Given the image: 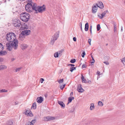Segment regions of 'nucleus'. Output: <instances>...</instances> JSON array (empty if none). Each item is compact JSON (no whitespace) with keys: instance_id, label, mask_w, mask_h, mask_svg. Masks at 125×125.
I'll return each mask as SVG.
<instances>
[{"instance_id":"22","label":"nucleus","mask_w":125,"mask_h":125,"mask_svg":"<svg viewBox=\"0 0 125 125\" xmlns=\"http://www.w3.org/2000/svg\"><path fill=\"white\" fill-rule=\"evenodd\" d=\"M13 122L11 120L8 121L6 123L7 125H12L13 124Z\"/></svg>"},{"instance_id":"29","label":"nucleus","mask_w":125,"mask_h":125,"mask_svg":"<svg viewBox=\"0 0 125 125\" xmlns=\"http://www.w3.org/2000/svg\"><path fill=\"white\" fill-rule=\"evenodd\" d=\"M76 62V60L74 59H71L70 61V62L72 63H75Z\"/></svg>"},{"instance_id":"39","label":"nucleus","mask_w":125,"mask_h":125,"mask_svg":"<svg viewBox=\"0 0 125 125\" xmlns=\"http://www.w3.org/2000/svg\"><path fill=\"white\" fill-rule=\"evenodd\" d=\"M68 66H71V67L74 66L75 65L74 64H68Z\"/></svg>"},{"instance_id":"9","label":"nucleus","mask_w":125,"mask_h":125,"mask_svg":"<svg viewBox=\"0 0 125 125\" xmlns=\"http://www.w3.org/2000/svg\"><path fill=\"white\" fill-rule=\"evenodd\" d=\"M97 7H98L100 9H102L104 7V6L103 4L101 1H98V4H96Z\"/></svg>"},{"instance_id":"52","label":"nucleus","mask_w":125,"mask_h":125,"mask_svg":"<svg viewBox=\"0 0 125 125\" xmlns=\"http://www.w3.org/2000/svg\"><path fill=\"white\" fill-rule=\"evenodd\" d=\"M94 62H95L94 60H92V62H91V63H94Z\"/></svg>"},{"instance_id":"30","label":"nucleus","mask_w":125,"mask_h":125,"mask_svg":"<svg viewBox=\"0 0 125 125\" xmlns=\"http://www.w3.org/2000/svg\"><path fill=\"white\" fill-rule=\"evenodd\" d=\"M3 49V45L1 43H0V51H2Z\"/></svg>"},{"instance_id":"34","label":"nucleus","mask_w":125,"mask_h":125,"mask_svg":"<svg viewBox=\"0 0 125 125\" xmlns=\"http://www.w3.org/2000/svg\"><path fill=\"white\" fill-rule=\"evenodd\" d=\"M63 81V79H60L59 81H58V82L59 83H62Z\"/></svg>"},{"instance_id":"37","label":"nucleus","mask_w":125,"mask_h":125,"mask_svg":"<svg viewBox=\"0 0 125 125\" xmlns=\"http://www.w3.org/2000/svg\"><path fill=\"white\" fill-rule=\"evenodd\" d=\"M36 121V120L35 119H34L31 122H30L31 123H32L34 124V123Z\"/></svg>"},{"instance_id":"21","label":"nucleus","mask_w":125,"mask_h":125,"mask_svg":"<svg viewBox=\"0 0 125 125\" xmlns=\"http://www.w3.org/2000/svg\"><path fill=\"white\" fill-rule=\"evenodd\" d=\"M36 108V104L35 103H33L32 106L31 108L33 109H35Z\"/></svg>"},{"instance_id":"55","label":"nucleus","mask_w":125,"mask_h":125,"mask_svg":"<svg viewBox=\"0 0 125 125\" xmlns=\"http://www.w3.org/2000/svg\"><path fill=\"white\" fill-rule=\"evenodd\" d=\"M73 94V92H72L70 94V96H72Z\"/></svg>"},{"instance_id":"10","label":"nucleus","mask_w":125,"mask_h":125,"mask_svg":"<svg viewBox=\"0 0 125 125\" xmlns=\"http://www.w3.org/2000/svg\"><path fill=\"white\" fill-rule=\"evenodd\" d=\"M77 91L79 93H82L83 92L84 90L81 87V85L80 84L77 87Z\"/></svg>"},{"instance_id":"13","label":"nucleus","mask_w":125,"mask_h":125,"mask_svg":"<svg viewBox=\"0 0 125 125\" xmlns=\"http://www.w3.org/2000/svg\"><path fill=\"white\" fill-rule=\"evenodd\" d=\"M97 6H93L92 11L93 13H95L97 11Z\"/></svg>"},{"instance_id":"38","label":"nucleus","mask_w":125,"mask_h":125,"mask_svg":"<svg viewBox=\"0 0 125 125\" xmlns=\"http://www.w3.org/2000/svg\"><path fill=\"white\" fill-rule=\"evenodd\" d=\"M82 82H83V83H87V81H86V80L84 78V79L82 80Z\"/></svg>"},{"instance_id":"36","label":"nucleus","mask_w":125,"mask_h":125,"mask_svg":"<svg viewBox=\"0 0 125 125\" xmlns=\"http://www.w3.org/2000/svg\"><path fill=\"white\" fill-rule=\"evenodd\" d=\"M1 92H7L8 91L7 90H6L5 89H3L2 90H1Z\"/></svg>"},{"instance_id":"14","label":"nucleus","mask_w":125,"mask_h":125,"mask_svg":"<svg viewBox=\"0 0 125 125\" xmlns=\"http://www.w3.org/2000/svg\"><path fill=\"white\" fill-rule=\"evenodd\" d=\"M58 103L62 107L65 108V105L63 102L58 101Z\"/></svg>"},{"instance_id":"31","label":"nucleus","mask_w":125,"mask_h":125,"mask_svg":"<svg viewBox=\"0 0 125 125\" xmlns=\"http://www.w3.org/2000/svg\"><path fill=\"white\" fill-rule=\"evenodd\" d=\"M25 125H34V124L31 123L30 122H28L26 123Z\"/></svg>"},{"instance_id":"15","label":"nucleus","mask_w":125,"mask_h":125,"mask_svg":"<svg viewBox=\"0 0 125 125\" xmlns=\"http://www.w3.org/2000/svg\"><path fill=\"white\" fill-rule=\"evenodd\" d=\"M107 12H108V10H106L104 11V12H103V13H102V14L101 15V16H100L99 15H98V16L100 17V19H102L105 16V15L106 14Z\"/></svg>"},{"instance_id":"12","label":"nucleus","mask_w":125,"mask_h":125,"mask_svg":"<svg viewBox=\"0 0 125 125\" xmlns=\"http://www.w3.org/2000/svg\"><path fill=\"white\" fill-rule=\"evenodd\" d=\"M36 100L38 103H41L43 101V98L42 97H37Z\"/></svg>"},{"instance_id":"18","label":"nucleus","mask_w":125,"mask_h":125,"mask_svg":"<svg viewBox=\"0 0 125 125\" xmlns=\"http://www.w3.org/2000/svg\"><path fill=\"white\" fill-rule=\"evenodd\" d=\"M89 25L88 22H87L85 24L84 30L85 31H87L88 30Z\"/></svg>"},{"instance_id":"3","label":"nucleus","mask_w":125,"mask_h":125,"mask_svg":"<svg viewBox=\"0 0 125 125\" xmlns=\"http://www.w3.org/2000/svg\"><path fill=\"white\" fill-rule=\"evenodd\" d=\"M15 34L13 32H10L8 33L6 36V40L8 42H13L17 40L18 41L17 39H16Z\"/></svg>"},{"instance_id":"33","label":"nucleus","mask_w":125,"mask_h":125,"mask_svg":"<svg viewBox=\"0 0 125 125\" xmlns=\"http://www.w3.org/2000/svg\"><path fill=\"white\" fill-rule=\"evenodd\" d=\"M65 84H63L62 85L60 86V87L61 89L62 90L63 89V88L65 87Z\"/></svg>"},{"instance_id":"17","label":"nucleus","mask_w":125,"mask_h":125,"mask_svg":"<svg viewBox=\"0 0 125 125\" xmlns=\"http://www.w3.org/2000/svg\"><path fill=\"white\" fill-rule=\"evenodd\" d=\"M74 98L73 97H69L68 98V103L67 104H68L70 102H71L72 100L74 99Z\"/></svg>"},{"instance_id":"48","label":"nucleus","mask_w":125,"mask_h":125,"mask_svg":"<svg viewBox=\"0 0 125 125\" xmlns=\"http://www.w3.org/2000/svg\"><path fill=\"white\" fill-rule=\"evenodd\" d=\"M73 41L74 42H76V38L75 37H73Z\"/></svg>"},{"instance_id":"63","label":"nucleus","mask_w":125,"mask_h":125,"mask_svg":"<svg viewBox=\"0 0 125 125\" xmlns=\"http://www.w3.org/2000/svg\"><path fill=\"white\" fill-rule=\"evenodd\" d=\"M108 45V43H107V44H106V45L107 46Z\"/></svg>"},{"instance_id":"7","label":"nucleus","mask_w":125,"mask_h":125,"mask_svg":"<svg viewBox=\"0 0 125 125\" xmlns=\"http://www.w3.org/2000/svg\"><path fill=\"white\" fill-rule=\"evenodd\" d=\"M31 32V31L29 30H26L22 31L21 33V34L24 36L28 35L30 34Z\"/></svg>"},{"instance_id":"43","label":"nucleus","mask_w":125,"mask_h":125,"mask_svg":"<svg viewBox=\"0 0 125 125\" xmlns=\"http://www.w3.org/2000/svg\"><path fill=\"white\" fill-rule=\"evenodd\" d=\"M104 63L105 64H106V65H108L109 64V62H106L105 61L104 62Z\"/></svg>"},{"instance_id":"1","label":"nucleus","mask_w":125,"mask_h":125,"mask_svg":"<svg viewBox=\"0 0 125 125\" xmlns=\"http://www.w3.org/2000/svg\"><path fill=\"white\" fill-rule=\"evenodd\" d=\"M28 2L25 6L26 10L29 12L31 11L32 10H34L36 12H41L44 11L45 9V7L44 5L42 6H39L37 5V4L33 3L31 0H27Z\"/></svg>"},{"instance_id":"24","label":"nucleus","mask_w":125,"mask_h":125,"mask_svg":"<svg viewBox=\"0 0 125 125\" xmlns=\"http://www.w3.org/2000/svg\"><path fill=\"white\" fill-rule=\"evenodd\" d=\"M94 108V104L93 103H91L90 104V110H93V108Z\"/></svg>"},{"instance_id":"61","label":"nucleus","mask_w":125,"mask_h":125,"mask_svg":"<svg viewBox=\"0 0 125 125\" xmlns=\"http://www.w3.org/2000/svg\"><path fill=\"white\" fill-rule=\"evenodd\" d=\"M5 113V112L4 111H3V114H4Z\"/></svg>"},{"instance_id":"45","label":"nucleus","mask_w":125,"mask_h":125,"mask_svg":"<svg viewBox=\"0 0 125 125\" xmlns=\"http://www.w3.org/2000/svg\"><path fill=\"white\" fill-rule=\"evenodd\" d=\"M44 81V79L43 78H41L40 79V81L41 83H43V81Z\"/></svg>"},{"instance_id":"62","label":"nucleus","mask_w":125,"mask_h":125,"mask_svg":"<svg viewBox=\"0 0 125 125\" xmlns=\"http://www.w3.org/2000/svg\"><path fill=\"white\" fill-rule=\"evenodd\" d=\"M91 57H92V58H93V56L92 55L91 56Z\"/></svg>"},{"instance_id":"58","label":"nucleus","mask_w":125,"mask_h":125,"mask_svg":"<svg viewBox=\"0 0 125 125\" xmlns=\"http://www.w3.org/2000/svg\"><path fill=\"white\" fill-rule=\"evenodd\" d=\"M114 28H116V26L115 24H114Z\"/></svg>"},{"instance_id":"25","label":"nucleus","mask_w":125,"mask_h":125,"mask_svg":"<svg viewBox=\"0 0 125 125\" xmlns=\"http://www.w3.org/2000/svg\"><path fill=\"white\" fill-rule=\"evenodd\" d=\"M59 52H57L54 53V56L55 58L58 57L59 56Z\"/></svg>"},{"instance_id":"23","label":"nucleus","mask_w":125,"mask_h":125,"mask_svg":"<svg viewBox=\"0 0 125 125\" xmlns=\"http://www.w3.org/2000/svg\"><path fill=\"white\" fill-rule=\"evenodd\" d=\"M55 119V117L52 116H47V121L53 120Z\"/></svg>"},{"instance_id":"20","label":"nucleus","mask_w":125,"mask_h":125,"mask_svg":"<svg viewBox=\"0 0 125 125\" xmlns=\"http://www.w3.org/2000/svg\"><path fill=\"white\" fill-rule=\"evenodd\" d=\"M7 54L5 51H0V55H4Z\"/></svg>"},{"instance_id":"41","label":"nucleus","mask_w":125,"mask_h":125,"mask_svg":"<svg viewBox=\"0 0 125 125\" xmlns=\"http://www.w3.org/2000/svg\"><path fill=\"white\" fill-rule=\"evenodd\" d=\"M80 28L81 29V31H82V23L81 22H80Z\"/></svg>"},{"instance_id":"54","label":"nucleus","mask_w":125,"mask_h":125,"mask_svg":"<svg viewBox=\"0 0 125 125\" xmlns=\"http://www.w3.org/2000/svg\"><path fill=\"white\" fill-rule=\"evenodd\" d=\"M87 83H88L89 84H91V82L90 81H89L87 82Z\"/></svg>"},{"instance_id":"42","label":"nucleus","mask_w":125,"mask_h":125,"mask_svg":"<svg viewBox=\"0 0 125 125\" xmlns=\"http://www.w3.org/2000/svg\"><path fill=\"white\" fill-rule=\"evenodd\" d=\"M86 64H83L82 65V68H86Z\"/></svg>"},{"instance_id":"44","label":"nucleus","mask_w":125,"mask_h":125,"mask_svg":"<svg viewBox=\"0 0 125 125\" xmlns=\"http://www.w3.org/2000/svg\"><path fill=\"white\" fill-rule=\"evenodd\" d=\"M91 39H89L88 40V42L90 45H91Z\"/></svg>"},{"instance_id":"64","label":"nucleus","mask_w":125,"mask_h":125,"mask_svg":"<svg viewBox=\"0 0 125 125\" xmlns=\"http://www.w3.org/2000/svg\"><path fill=\"white\" fill-rule=\"evenodd\" d=\"M92 59L93 60H94L93 58H92Z\"/></svg>"},{"instance_id":"16","label":"nucleus","mask_w":125,"mask_h":125,"mask_svg":"<svg viewBox=\"0 0 125 125\" xmlns=\"http://www.w3.org/2000/svg\"><path fill=\"white\" fill-rule=\"evenodd\" d=\"M25 36L24 35H22L21 33L19 35V39L21 41H23L25 38Z\"/></svg>"},{"instance_id":"8","label":"nucleus","mask_w":125,"mask_h":125,"mask_svg":"<svg viewBox=\"0 0 125 125\" xmlns=\"http://www.w3.org/2000/svg\"><path fill=\"white\" fill-rule=\"evenodd\" d=\"M25 114L28 116H33L32 113L30 110H26L25 112Z\"/></svg>"},{"instance_id":"27","label":"nucleus","mask_w":125,"mask_h":125,"mask_svg":"<svg viewBox=\"0 0 125 125\" xmlns=\"http://www.w3.org/2000/svg\"><path fill=\"white\" fill-rule=\"evenodd\" d=\"M76 69V67H73L70 68V71L71 72H72L74 70Z\"/></svg>"},{"instance_id":"51","label":"nucleus","mask_w":125,"mask_h":125,"mask_svg":"<svg viewBox=\"0 0 125 125\" xmlns=\"http://www.w3.org/2000/svg\"><path fill=\"white\" fill-rule=\"evenodd\" d=\"M100 72L98 71L97 72V74L98 75H100Z\"/></svg>"},{"instance_id":"6","label":"nucleus","mask_w":125,"mask_h":125,"mask_svg":"<svg viewBox=\"0 0 125 125\" xmlns=\"http://www.w3.org/2000/svg\"><path fill=\"white\" fill-rule=\"evenodd\" d=\"M59 32H56L54 35H53L50 44L52 45H53L55 41L57 40V38L59 36Z\"/></svg>"},{"instance_id":"32","label":"nucleus","mask_w":125,"mask_h":125,"mask_svg":"<svg viewBox=\"0 0 125 125\" xmlns=\"http://www.w3.org/2000/svg\"><path fill=\"white\" fill-rule=\"evenodd\" d=\"M21 67H20L18 68H17L16 69L15 72H18L20 71V70L21 69Z\"/></svg>"},{"instance_id":"57","label":"nucleus","mask_w":125,"mask_h":125,"mask_svg":"<svg viewBox=\"0 0 125 125\" xmlns=\"http://www.w3.org/2000/svg\"><path fill=\"white\" fill-rule=\"evenodd\" d=\"M15 60V59L14 58H12L11 59V60L12 61H14Z\"/></svg>"},{"instance_id":"46","label":"nucleus","mask_w":125,"mask_h":125,"mask_svg":"<svg viewBox=\"0 0 125 125\" xmlns=\"http://www.w3.org/2000/svg\"><path fill=\"white\" fill-rule=\"evenodd\" d=\"M62 51H63L61 50L58 52H59V55H60V54L61 55L62 54H61V53H62Z\"/></svg>"},{"instance_id":"40","label":"nucleus","mask_w":125,"mask_h":125,"mask_svg":"<svg viewBox=\"0 0 125 125\" xmlns=\"http://www.w3.org/2000/svg\"><path fill=\"white\" fill-rule=\"evenodd\" d=\"M121 62L124 64V63H125V57L122 60H121Z\"/></svg>"},{"instance_id":"60","label":"nucleus","mask_w":125,"mask_h":125,"mask_svg":"<svg viewBox=\"0 0 125 125\" xmlns=\"http://www.w3.org/2000/svg\"><path fill=\"white\" fill-rule=\"evenodd\" d=\"M90 33H91V34H92V30H90Z\"/></svg>"},{"instance_id":"26","label":"nucleus","mask_w":125,"mask_h":125,"mask_svg":"<svg viewBox=\"0 0 125 125\" xmlns=\"http://www.w3.org/2000/svg\"><path fill=\"white\" fill-rule=\"evenodd\" d=\"M98 104L99 105L102 106L103 105V104L102 102L99 101L98 102Z\"/></svg>"},{"instance_id":"56","label":"nucleus","mask_w":125,"mask_h":125,"mask_svg":"<svg viewBox=\"0 0 125 125\" xmlns=\"http://www.w3.org/2000/svg\"><path fill=\"white\" fill-rule=\"evenodd\" d=\"M116 30V28H114V31L115 32Z\"/></svg>"},{"instance_id":"4","label":"nucleus","mask_w":125,"mask_h":125,"mask_svg":"<svg viewBox=\"0 0 125 125\" xmlns=\"http://www.w3.org/2000/svg\"><path fill=\"white\" fill-rule=\"evenodd\" d=\"M30 15L27 13L24 12L22 13L20 15L21 19L22 21L27 22L29 19Z\"/></svg>"},{"instance_id":"47","label":"nucleus","mask_w":125,"mask_h":125,"mask_svg":"<svg viewBox=\"0 0 125 125\" xmlns=\"http://www.w3.org/2000/svg\"><path fill=\"white\" fill-rule=\"evenodd\" d=\"M81 78L82 80L84 79V78L83 76V75L82 74H81Z\"/></svg>"},{"instance_id":"50","label":"nucleus","mask_w":125,"mask_h":125,"mask_svg":"<svg viewBox=\"0 0 125 125\" xmlns=\"http://www.w3.org/2000/svg\"><path fill=\"white\" fill-rule=\"evenodd\" d=\"M3 60V59L2 58H0V62L2 61Z\"/></svg>"},{"instance_id":"5","label":"nucleus","mask_w":125,"mask_h":125,"mask_svg":"<svg viewBox=\"0 0 125 125\" xmlns=\"http://www.w3.org/2000/svg\"><path fill=\"white\" fill-rule=\"evenodd\" d=\"M13 26L16 27H19L20 29H23L26 28L25 25L21 24V21L19 20H17L15 21L13 23Z\"/></svg>"},{"instance_id":"19","label":"nucleus","mask_w":125,"mask_h":125,"mask_svg":"<svg viewBox=\"0 0 125 125\" xmlns=\"http://www.w3.org/2000/svg\"><path fill=\"white\" fill-rule=\"evenodd\" d=\"M7 67L5 65H2L0 66V70H3L7 68Z\"/></svg>"},{"instance_id":"49","label":"nucleus","mask_w":125,"mask_h":125,"mask_svg":"<svg viewBox=\"0 0 125 125\" xmlns=\"http://www.w3.org/2000/svg\"><path fill=\"white\" fill-rule=\"evenodd\" d=\"M6 2V0H3V1H2L1 2V3H4L5 2Z\"/></svg>"},{"instance_id":"28","label":"nucleus","mask_w":125,"mask_h":125,"mask_svg":"<svg viewBox=\"0 0 125 125\" xmlns=\"http://www.w3.org/2000/svg\"><path fill=\"white\" fill-rule=\"evenodd\" d=\"M100 25L99 24H98L97 26V31H99L100 29Z\"/></svg>"},{"instance_id":"11","label":"nucleus","mask_w":125,"mask_h":125,"mask_svg":"<svg viewBox=\"0 0 125 125\" xmlns=\"http://www.w3.org/2000/svg\"><path fill=\"white\" fill-rule=\"evenodd\" d=\"M28 46L27 44H22L21 45V48L23 50L26 49Z\"/></svg>"},{"instance_id":"53","label":"nucleus","mask_w":125,"mask_h":125,"mask_svg":"<svg viewBox=\"0 0 125 125\" xmlns=\"http://www.w3.org/2000/svg\"><path fill=\"white\" fill-rule=\"evenodd\" d=\"M92 25H91L90 27V30H92Z\"/></svg>"},{"instance_id":"2","label":"nucleus","mask_w":125,"mask_h":125,"mask_svg":"<svg viewBox=\"0 0 125 125\" xmlns=\"http://www.w3.org/2000/svg\"><path fill=\"white\" fill-rule=\"evenodd\" d=\"M18 42L17 40L13 42L7 43L6 44V48L9 51H11L13 48L15 49H16L18 46Z\"/></svg>"},{"instance_id":"59","label":"nucleus","mask_w":125,"mask_h":125,"mask_svg":"<svg viewBox=\"0 0 125 125\" xmlns=\"http://www.w3.org/2000/svg\"><path fill=\"white\" fill-rule=\"evenodd\" d=\"M74 111V109H73V110H72V111L70 110V112H73Z\"/></svg>"},{"instance_id":"35","label":"nucleus","mask_w":125,"mask_h":125,"mask_svg":"<svg viewBox=\"0 0 125 125\" xmlns=\"http://www.w3.org/2000/svg\"><path fill=\"white\" fill-rule=\"evenodd\" d=\"M85 55V52L83 51V52L82 55V56L83 57V58Z\"/></svg>"}]
</instances>
